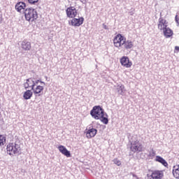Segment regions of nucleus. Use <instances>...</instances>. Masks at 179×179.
I'll use <instances>...</instances> for the list:
<instances>
[{"mask_svg":"<svg viewBox=\"0 0 179 179\" xmlns=\"http://www.w3.org/2000/svg\"><path fill=\"white\" fill-rule=\"evenodd\" d=\"M116 90L118 94H120V96H124V92H125V87L124 86V85H119L117 86Z\"/></svg>","mask_w":179,"mask_h":179,"instance_id":"nucleus-20","label":"nucleus"},{"mask_svg":"<svg viewBox=\"0 0 179 179\" xmlns=\"http://www.w3.org/2000/svg\"><path fill=\"white\" fill-rule=\"evenodd\" d=\"M126 38H125V36H122L121 34H118L113 39L114 46L116 47V48H120V47H122Z\"/></svg>","mask_w":179,"mask_h":179,"instance_id":"nucleus-5","label":"nucleus"},{"mask_svg":"<svg viewBox=\"0 0 179 179\" xmlns=\"http://www.w3.org/2000/svg\"><path fill=\"white\" fill-rule=\"evenodd\" d=\"M167 21L163 17H160L159 19V23H158V29L159 30H164V29L167 28Z\"/></svg>","mask_w":179,"mask_h":179,"instance_id":"nucleus-13","label":"nucleus"},{"mask_svg":"<svg viewBox=\"0 0 179 179\" xmlns=\"http://www.w3.org/2000/svg\"><path fill=\"white\" fill-rule=\"evenodd\" d=\"M120 64L125 68H131L132 66V62L129 61V58L127 56H123L120 59Z\"/></svg>","mask_w":179,"mask_h":179,"instance_id":"nucleus-9","label":"nucleus"},{"mask_svg":"<svg viewBox=\"0 0 179 179\" xmlns=\"http://www.w3.org/2000/svg\"><path fill=\"white\" fill-rule=\"evenodd\" d=\"M83 22H85V18L83 17H80L78 18L73 17L71 20L69 21V24L73 27H79L83 24Z\"/></svg>","mask_w":179,"mask_h":179,"instance_id":"nucleus-6","label":"nucleus"},{"mask_svg":"<svg viewBox=\"0 0 179 179\" xmlns=\"http://www.w3.org/2000/svg\"><path fill=\"white\" fill-rule=\"evenodd\" d=\"M134 47V42L131 40H127L124 39V42L123 43V45L122 46V48H124V50H131V48H133Z\"/></svg>","mask_w":179,"mask_h":179,"instance_id":"nucleus-16","label":"nucleus"},{"mask_svg":"<svg viewBox=\"0 0 179 179\" xmlns=\"http://www.w3.org/2000/svg\"><path fill=\"white\" fill-rule=\"evenodd\" d=\"M45 79H48V77H47V76H45Z\"/></svg>","mask_w":179,"mask_h":179,"instance_id":"nucleus-36","label":"nucleus"},{"mask_svg":"<svg viewBox=\"0 0 179 179\" xmlns=\"http://www.w3.org/2000/svg\"><path fill=\"white\" fill-rule=\"evenodd\" d=\"M130 150L133 153H141L143 150V145L138 140H129Z\"/></svg>","mask_w":179,"mask_h":179,"instance_id":"nucleus-4","label":"nucleus"},{"mask_svg":"<svg viewBox=\"0 0 179 179\" xmlns=\"http://www.w3.org/2000/svg\"><path fill=\"white\" fill-rule=\"evenodd\" d=\"M148 156H149V157H155V156H156V152L155 150H153V149H152L149 152Z\"/></svg>","mask_w":179,"mask_h":179,"instance_id":"nucleus-24","label":"nucleus"},{"mask_svg":"<svg viewBox=\"0 0 179 179\" xmlns=\"http://www.w3.org/2000/svg\"><path fill=\"white\" fill-rule=\"evenodd\" d=\"M160 16H162V13H160Z\"/></svg>","mask_w":179,"mask_h":179,"instance_id":"nucleus-37","label":"nucleus"},{"mask_svg":"<svg viewBox=\"0 0 179 179\" xmlns=\"http://www.w3.org/2000/svg\"><path fill=\"white\" fill-rule=\"evenodd\" d=\"M175 20H176V23H178V24H179V21H178V15H176V17H175Z\"/></svg>","mask_w":179,"mask_h":179,"instance_id":"nucleus-30","label":"nucleus"},{"mask_svg":"<svg viewBox=\"0 0 179 179\" xmlns=\"http://www.w3.org/2000/svg\"><path fill=\"white\" fill-rule=\"evenodd\" d=\"M21 48H22L24 51H30L31 49V43L29 42V41L24 39L21 42Z\"/></svg>","mask_w":179,"mask_h":179,"instance_id":"nucleus-10","label":"nucleus"},{"mask_svg":"<svg viewBox=\"0 0 179 179\" xmlns=\"http://www.w3.org/2000/svg\"><path fill=\"white\" fill-rule=\"evenodd\" d=\"M15 9L17 10V12L21 13L22 10H24V9H26V3L23 1L17 2L15 6Z\"/></svg>","mask_w":179,"mask_h":179,"instance_id":"nucleus-12","label":"nucleus"},{"mask_svg":"<svg viewBox=\"0 0 179 179\" xmlns=\"http://www.w3.org/2000/svg\"><path fill=\"white\" fill-rule=\"evenodd\" d=\"M96 134H97V129L90 127L89 129L87 131L86 136L87 139H92V138H94Z\"/></svg>","mask_w":179,"mask_h":179,"instance_id":"nucleus-11","label":"nucleus"},{"mask_svg":"<svg viewBox=\"0 0 179 179\" xmlns=\"http://www.w3.org/2000/svg\"><path fill=\"white\" fill-rule=\"evenodd\" d=\"M58 150L66 157H71V152L66 149V148L64 145H59Z\"/></svg>","mask_w":179,"mask_h":179,"instance_id":"nucleus-15","label":"nucleus"},{"mask_svg":"<svg viewBox=\"0 0 179 179\" xmlns=\"http://www.w3.org/2000/svg\"><path fill=\"white\" fill-rule=\"evenodd\" d=\"M39 82L40 83H42L43 85H45V83H44L43 81L40 80Z\"/></svg>","mask_w":179,"mask_h":179,"instance_id":"nucleus-33","label":"nucleus"},{"mask_svg":"<svg viewBox=\"0 0 179 179\" xmlns=\"http://www.w3.org/2000/svg\"><path fill=\"white\" fill-rule=\"evenodd\" d=\"M90 115L94 120H100L101 122L107 125L108 124V115L105 113L104 109L100 106H95L90 111Z\"/></svg>","mask_w":179,"mask_h":179,"instance_id":"nucleus-1","label":"nucleus"},{"mask_svg":"<svg viewBox=\"0 0 179 179\" xmlns=\"http://www.w3.org/2000/svg\"><path fill=\"white\" fill-rule=\"evenodd\" d=\"M163 33L166 38H170V37H171L173 34V30L167 27L166 29H163Z\"/></svg>","mask_w":179,"mask_h":179,"instance_id":"nucleus-17","label":"nucleus"},{"mask_svg":"<svg viewBox=\"0 0 179 179\" xmlns=\"http://www.w3.org/2000/svg\"><path fill=\"white\" fill-rule=\"evenodd\" d=\"M0 115H1V112H0Z\"/></svg>","mask_w":179,"mask_h":179,"instance_id":"nucleus-38","label":"nucleus"},{"mask_svg":"<svg viewBox=\"0 0 179 179\" xmlns=\"http://www.w3.org/2000/svg\"><path fill=\"white\" fill-rule=\"evenodd\" d=\"M38 82H40V80L34 81V84L32 85V90H34V87L36 86V85H38Z\"/></svg>","mask_w":179,"mask_h":179,"instance_id":"nucleus-27","label":"nucleus"},{"mask_svg":"<svg viewBox=\"0 0 179 179\" xmlns=\"http://www.w3.org/2000/svg\"><path fill=\"white\" fill-rule=\"evenodd\" d=\"M66 13L67 17L73 19V17H76L78 15V10L74 6H70L66 8Z\"/></svg>","mask_w":179,"mask_h":179,"instance_id":"nucleus-7","label":"nucleus"},{"mask_svg":"<svg viewBox=\"0 0 179 179\" xmlns=\"http://www.w3.org/2000/svg\"><path fill=\"white\" fill-rule=\"evenodd\" d=\"M33 96V92L30 90H27L23 95L24 100H30Z\"/></svg>","mask_w":179,"mask_h":179,"instance_id":"nucleus-19","label":"nucleus"},{"mask_svg":"<svg viewBox=\"0 0 179 179\" xmlns=\"http://www.w3.org/2000/svg\"><path fill=\"white\" fill-rule=\"evenodd\" d=\"M155 162H158V163H161V164H163L164 167H167V166H169V164L166 162V159H164L163 157L159 155L156 157Z\"/></svg>","mask_w":179,"mask_h":179,"instance_id":"nucleus-18","label":"nucleus"},{"mask_svg":"<svg viewBox=\"0 0 179 179\" xmlns=\"http://www.w3.org/2000/svg\"><path fill=\"white\" fill-rule=\"evenodd\" d=\"M134 11H130L129 13V15H130V16H134Z\"/></svg>","mask_w":179,"mask_h":179,"instance_id":"nucleus-31","label":"nucleus"},{"mask_svg":"<svg viewBox=\"0 0 179 179\" xmlns=\"http://www.w3.org/2000/svg\"><path fill=\"white\" fill-rule=\"evenodd\" d=\"M102 26L105 30H108V27L106 24H102Z\"/></svg>","mask_w":179,"mask_h":179,"instance_id":"nucleus-29","label":"nucleus"},{"mask_svg":"<svg viewBox=\"0 0 179 179\" xmlns=\"http://www.w3.org/2000/svg\"><path fill=\"white\" fill-rule=\"evenodd\" d=\"M151 175L148 174V179H162L163 178L164 174L162 171H152Z\"/></svg>","mask_w":179,"mask_h":179,"instance_id":"nucleus-8","label":"nucleus"},{"mask_svg":"<svg viewBox=\"0 0 179 179\" xmlns=\"http://www.w3.org/2000/svg\"><path fill=\"white\" fill-rule=\"evenodd\" d=\"M1 22H2V20L1 19V17H0V23H1Z\"/></svg>","mask_w":179,"mask_h":179,"instance_id":"nucleus-35","label":"nucleus"},{"mask_svg":"<svg viewBox=\"0 0 179 179\" xmlns=\"http://www.w3.org/2000/svg\"><path fill=\"white\" fill-rule=\"evenodd\" d=\"M176 169H177L178 170H179V164L178 165H176L175 166Z\"/></svg>","mask_w":179,"mask_h":179,"instance_id":"nucleus-34","label":"nucleus"},{"mask_svg":"<svg viewBox=\"0 0 179 179\" xmlns=\"http://www.w3.org/2000/svg\"><path fill=\"white\" fill-rule=\"evenodd\" d=\"M24 14L27 22H33L34 20H37L38 17L37 10L33 8H27L24 11Z\"/></svg>","mask_w":179,"mask_h":179,"instance_id":"nucleus-2","label":"nucleus"},{"mask_svg":"<svg viewBox=\"0 0 179 179\" xmlns=\"http://www.w3.org/2000/svg\"><path fill=\"white\" fill-rule=\"evenodd\" d=\"M32 90L36 97L43 96V90H44V87L41 85H37L35 88L34 87V90Z\"/></svg>","mask_w":179,"mask_h":179,"instance_id":"nucleus-14","label":"nucleus"},{"mask_svg":"<svg viewBox=\"0 0 179 179\" xmlns=\"http://www.w3.org/2000/svg\"><path fill=\"white\" fill-rule=\"evenodd\" d=\"M113 163L117 166H121V161L118 160V159H114Z\"/></svg>","mask_w":179,"mask_h":179,"instance_id":"nucleus-25","label":"nucleus"},{"mask_svg":"<svg viewBox=\"0 0 179 179\" xmlns=\"http://www.w3.org/2000/svg\"><path fill=\"white\" fill-rule=\"evenodd\" d=\"M27 83H28V85L29 87H31V90H33V84L34 83V78H30L27 79Z\"/></svg>","mask_w":179,"mask_h":179,"instance_id":"nucleus-22","label":"nucleus"},{"mask_svg":"<svg viewBox=\"0 0 179 179\" xmlns=\"http://www.w3.org/2000/svg\"><path fill=\"white\" fill-rule=\"evenodd\" d=\"M175 50H176V51H179V47H178V46H176V47H175Z\"/></svg>","mask_w":179,"mask_h":179,"instance_id":"nucleus-32","label":"nucleus"},{"mask_svg":"<svg viewBox=\"0 0 179 179\" xmlns=\"http://www.w3.org/2000/svg\"><path fill=\"white\" fill-rule=\"evenodd\" d=\"M24 88L25 89H29L30 88L29 85H28L27 81H26V83L24 84Z\"/></svg>","mask_w":179,"mask_h":179,"instance_id":"nucleus-28","label":"nucleus"},{"mask_svg":"<svg viewBox=\"0 0 179 179\" xmlns=\"http://www.w3.org/2000/svg\"><path fill=\"white\" fill-rule=\"evenodd\" d=\"M173 176L175 178L179 179V169H177L176 166H173Z\"/></svg>","mask_w":179,"mask_h":179,"instance_id":"nucleus-21","label":"nucleus"},{"mask_svg":"<svg viewBox=\"0 0 179 179\" xmlns=\"http://www.w3.org/2000/svg\"><path fill=\"white\" fill-rule=\"evenodd\" d=\"M29 3L31 5H36L37 2H38V0H28Z\"/></svg>","mask_w":179,"mask_h":179,"instance_id":"nucleus-26","label":"nucleus"},{"mask_svg":"<svg viewBox=\"0 0 179 179\" xmlns=\"http://www.w3.org/2000/svg\"><path fill=\"white\" fill-rule=\"evenodd\" d=\"M8 155L10 156H15V155H19L22 148H20V145L16 143H10L7 145L6 147Z\"/></svg>","mask_w":179,"mask_h":179,"instance_id":"nucleus-3","label":"nucleus"},{"mask_svg":"<svg viewBox=\"0 0 179 179\" xmlns=\"http://www.w3.org/2000/svg\"><path fill=\"white\" fill-rule=\"evenodd\" d=\"M5 143H6V137L3 135H0V146H3Z\"/></svg>","mask_w":179,"mask_h":179,"instance_id":"nucleus-23","label":"nucleus"}]
</instances>
